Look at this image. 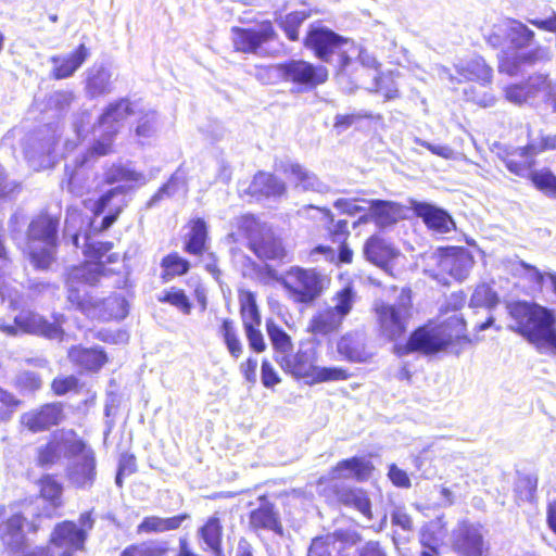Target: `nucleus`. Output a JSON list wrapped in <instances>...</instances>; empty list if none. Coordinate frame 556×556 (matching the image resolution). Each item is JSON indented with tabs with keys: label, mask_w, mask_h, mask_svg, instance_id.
<instances>
[{
	"label": "nucleus",
	"mask_w": 556,
	"mask_h": 556,
	"mask_svg": "<svg viewBox=\"0 0 556 556\" xmlns=\"http://www.w3.org/2000/svg\"><path fill=\"white\" fill-rule=\"evenodd\" d=\"M51 391L56 396H63L68 392L78 393L81 389L79 379L74 375L58 376L52 379Z\"/></svg>",
	"instance_id": "nucleus-61"
},
{
	"label": "nucleus",
	"mask_w": 556,
	"mask_h": 556,
	"mask_svg": "<svg viewBox=\"0 0 556 556\" xmlns=\"http://www.w3.org/2000/svg\"><path fill=\"white\" fill-rule=\"evenodd\" d=\"M172 547L168 541L147 539L127 544L118 556H169Z\"/></svg>",
	"instance_id": "nucleus-39"
},
{
	"label": "nucleus",
	"mask_w": 556,
	"mask_h": 556,
	"mask_svg": "<svg viewBox=\"0 0 556 556\" xmlns=\"http://www.w3.org/2000/svg\"><path fill=\"white\" fill-rule=\"evenodd\" d=\"M363 254L369 263L380 268H386L397 256L393 245L379 235H371L365 240Z\"/></svg>",
	"instance_id": "nucleus-33"
},
{
	"label": "nucleus",
	"mask_w": 556,
	"mask_h": 556,
	"mask_svg": "<svg viewBox=\"0 0 556 556\" xmlns=\"http://www.w3.org/2000/svg\"><path fill=\"white\" fill-rule=\"evenodd\" d=\"M324 485L320 495L328 504L352 508L367 520L374 519L371 500L365 489L342 483Z\"/></svg>",
	"instance_id": "nucleus-14"
},
{
	"label": "nucleus",
	"mask_w": 556,
	"mask_h": 556,
	"mask_svg": "<svg viewBox=\"0 0 556 556\" xmlns=\"http://www.w3.org/2000/svg\"><path fill=\"white\" fill-rule=\"evenodd\" d=\"M86 164H80V156L72 165H65L64 179L62 188L73 195H80L84 188L86 177L81 173V168Z\"/></svg>",
	"instance_id": "nucleus-50"
},
{
	"label": "nucleus",
	"mask_w": 556,
	"mask_h": 556,
	"mask_svg": "<svg viewBox=\"0 0 556 556\" xmlns=\"http://www.w3.org/2000/svg\"><path fill=\"white\" fill-rule=\"evenodd\" d=\"M451 548L457 556H490L483 525L464 519L453 530Z\"/></svg>",
	"instance_id": "nucleus-12"
},
{
	"label": "nucleus",
	"mask_w": 556,
	"mask_h": 556,
	"mask_svg": "<svg viewBox=\"0 0 556 556\" xmlns=\"http://www.w3.org/2000/svg\"><path fill=\"white\" fill-rule=\"evenodd\" d=\"M375 469L376 467L372 462L363 456L343 458L330 468L329 477H319L316 484L323 485L327 483L329 479L340 480L346 477H351L357 482H366L372 477Z\"/></svg>",
	"instance_id": "nucleus-19"
},
{
	"label": "nucleus",
	"mask_w": 556,
	"mask_h": 556,
	"mask_svg": "<svg viewBox=\"0 0 556 556\" xmlns=\"http://www.w3.org/2000/svg\"><path fill=\"white\" fill-rule=\"evenodd\" d=\"M89 301L94 304L89 311H80L85 315H92L101 320H122L129 312L127 300L121 294H110L103 299L91 298Z\"/></svg>",
	"instance_id": "nucleus-29"
},
{
	"label": "nucleus",
	"mask_w": 556,
	"mask_h": 556,
	"mask_svg": "<svg viewBox=\"0 0 556 556\" xmlns=\"http://www.w3.org/2000/svg\"><path fill=\"white\" fill-rule=\"evenodd\" d=\"M372 121V119H381L380 114H372L371 112H361V113H351V114H338L334 117L333 128L341 132L350 128L353 124L362 121Z\"/></svg>",
	"instance_id": "nucleus-62"
},
{
	"label": "nucleus",
	"mask_w": 556,
	"mask_h": 556,
	"mask_svg": "<svg viewBox=\"0 0 556 556\" xmlns=\"http://www.w3.org/2000/svg\"><path fill=\"white\" fill-rule=\"evenodd\" d=\"M533 187L549 198H556V176L549 168H533L528 173Z\"/></svg>",
	"instance_id": "nucleus-49"
},
{
	"label": "nucleus",
	"mask_w": 556,
	"mask_h": 556,
	"mask_svg": "<svg viewBox=\"0 0 556 556\" xmlns=\"http://www.w3.org/2000/svg\"><path fill=\"white\" fill-rule=\"evenodd\" d=\"M38 495L49 507L60 509L63 504V484L56 473H43L36 482Z\"/></svg>",
	"instance_id": "nucleus-40"
},
{
	"label": "nucleus",
	"mask_w": 556,
	"mask_h": 556,
	"mask_svg": "<svg viewBox=\"0 0 556 556\" xmlns=\"http://www.w3.org/2000/svg\"><path fill=\"white\" fill-rule=\"evenodd\" d=\"M467 321L462 314L445 319L432 318L413 330L405 344L406 352L426 355L451 351L459 354L472 343Z\"/></svg>",
	"instance_id": "nucleus-2"
},
{
	"label": "nucleus",
	"mask_w": 556,
	"mask_h": 556,
	"mask_svg": "<svg viewBox=\"0 0 556 556\" xmlns=\"http://www.w3.org/2000/svg\"><path fill=\"white\" fill-rule=\"evenodd\" d=\"M274 76L281 83L290 84L295 92L303 93L324 85L329 78V72L326 66L303 59H289L256 67V77L262 83L274 84Z\"/></svg>",
	"instance_id": "nucleus-3"
},
{
	"label": "nucleus",
	"mask_w": 556,
	"mask_h": 556,
	"mask_svg": "<svg viewBox=\"0 0 556 556\" xmlns=\"http://www.w3.org/2000/svg\"><path fill=\"white\" fill-rule=\"evenodd\" d=\"M447 525L443 517H437L422 525L418 535L421 547L440 548L447 536Z\"/></svg>",
	"instance_id": "nucleus-42"
},
{
	"label": "nucleus",
	"mask_w": 556,
	"mask_h": 556,
	"mask_svg": "<svg viewBox=\"0 0 556 556\" xmlns=\"http://www.w3.org/2000/svg\"><path fill=\"white\" fill-rule=\"evenodd\" d=\"M337 352L350 363H366L371 354L367 351L364 338L357 332H346L337 341Z\"/></svg>",
	"instance_id": "nucleus-34"
},
{
	"label": "nucleus",
	"mask_w": 556,
	"mask_h": 556,
	"mask_svg": "<svg viewBox=\"0 0 556 556\" xmlns=\"http://www.w3.org/2000/svg\"><path fill=\"white\" fill-rule=\"evenodd\" d=\"M279 281L288 299L298 305L315 303L329 285V279L318 269L301 266H291Z\"/></svg>",
	"instance_id": "nucleus-8"
},
{
	"label": "nucleus",
	"mask_w": 556,
	"mask_h": 556,
	"mask_svg": "<svg viewBox=\"0 0 556 556\" xmlns=\"http://www.w3.org/2000/svg\"><path fill=\"white\" fill-rule=\"evenodd\" d=\"M523 103L556 113V81L545 73L529 75L523 80Z\"/></svg>",
	"instance_id": "nucleus-17"
},
{
	"label": "nucleus",
	"mask_w": 556,
	"mask_h": 556,
	"mask_svg": "<svg viewBox=\"0 0 556 556\" xmlns=\"http://www.w3.org/2000/svg\"><path fill=\"white\" fill-rule=\"evenodd\" d=\"M71 438L67 445L68 456L81 457L74 462L67 469V478L76 489H89L97 479V458L94 451L87 444V442L77 435L73 429L62 431Z\"/></svg>",
	"instance_id": "nucleus-11"
},
{
	"label": "nucleus",
	"mask_w": 556,
	"mask_h": 556,
	"mask_svg": "<svg viewBox=\"0 0 556 556\" xmlns=\"http://www.w3.org/2000/svg\"><path fill=\"white\" fill-rule=\"evenodd\" d=\"M498 302V295L492 286L488 282H480L475 287L469 300V306L472 308L484 307L491 309L494 308Z\"/></svg>",
	"instance_id": "nucleus-52"
},
{
	"label": "nucleus",
	"mask_w": 556,
	"mask_h": 556,
	"mask_svg": "<svg viewBox=\"0 0 556 556\" xmlns=\"http://www.w3.org/2000/svg\"><path fill=\"white\" fill-rule=\"evenodd\" d=\"M332 301L334 305L327 308L343 321L353 309L356 292L351 285H346L333 294Z\"/></svg>",
	"instance_id": "nucleus-48"
},
{
	"label": "nucleus",
	"mask_w": 556,
	"mask_h": 556,
	"mask_svg": "<svg viewBox=\"0 0 556 556\" xmlns=\"http://www.w3.org/2000/svg\"><path fill=\"white\" fill-rule=\"evenodd\" d=\"M279 35L271 20H262L254 27L231 28V42L236 52L255 54L265 46L276 42Z\"/></svg>",
	"instance_id": "nucleus-13"
},
{
	"label": "nucleus",
	"mask_w": 556,
	"mask_h": 556,
	"mask_svg": "<svg viewBox=\"0 0 556 556\" xmlns=\"http://www.w3.org/2000/svg\"><path fill=\"white\" fill-rule=\"evenodd\" d=\"M66 357L79 374L97 375L109 363L110 357L100 345L86 346L81 343L73 344L67 349Z\"/></svg>",
	"instance_id": "nucleus-18"
},
{
	"label": "nucleus",
	"mask_w": 556,
	"mask_h": 556,
	"mask_svg": "<svg viewBox=\"0 0 556 556\" xmlns=\"http://www.w3.org/2000/svg\"><path fill=\"white\" fill-rule=\"evenodd\" d=\"M346 43V38L326 27H313L308 29L303 39V45L309 49L317 59L324 62H329L331 55Z\"/></svg>",
	"instance_id": "nucleus-21"
},
{
	"label": "nucleus",
	"mask_w": 556,
	"mask_h": 556,
	"mask_svg": "<svg viewBox=\"0 0 556 556\" xmlns=\"http://www.w3.org/2000/svg\"><path fill=\"white\" fill-rule=\"evenodd\" d=\"M235 507H224L207 517L198 528L197 535L203 544V549L211 552L214 556H224V525L223 516L232 515Z\"/></svg>",
	"instance_id": "nucleus-20"
},
{
	"label": "nucleus",
	"mask_w": 556,
	"mask_h": 556,
	"mask_svg": "<svg viewBox=\"0 0 556 556\" xmlns=\"http://www.w3.org/2000/svg\"><path fill=\"white\" fill-rule=\"evenodd\" d=\"M157 126V117L155 112L147 111L143 112L136 124L135 134L139 138H151L155 131Z\"/></svg>",
	"instance_id": "nucleus-64"
},
{
	"label": "nucleus",
	"mask_w": 556,
	"mask_h": 556,
	"mask_svg": "<svg viewBox=\"0 0 556 556\" xmlns=\"http://www.w3.org/2000/svg\"><path fill=\"white\" fill-rule=\"evenodd\" d=\"M182 236V250L185 253L202 257L210 249V230L206 220L202 217H192L186 225Z\"/></svg>",
	"instance_id": "nucleus-25"
},
{
	"label": "nucleus",
	"mask_w": 556,
	"mask_h": 556,
	"mask_svg": "<svg viewBox=\"0 0 556 556\" xmlns=\"http://www.w3.org/2000/svg\"><path fill=\"white\" fill-rule=\"evenodd\" d=\"M456 73L460 77L459 81H475L486 85L492 80V68L480 56L457 65Z\"/></svg>",
	"instance_id": "nucleus-41"
},
{
	"label": "nucleus",
	"mask_w": 556,
	"mask_h": 556,
	"mask_svg": "<svg viewBox=\"0 0 556 556\" xmlns=\"http://www.w3.org/2000/svg\"><path fill=\"white\" fill-rule=\"evenodd\" d=\"M219 333L227 346L229 354L235 358H239L243 353V346L238 337L235 321L230 318L222 319Z\"/></svg>",
	"instance_id": "nucleus-55"
},
{
	"label": "nucleus",
	"mask_w": 556,
	"mask_h": 556,
	"mask_svg": "<svg viewBox=\"0 0 556 556\" xmlns=\"http://www.w3.org/2000/svg\"><path fill=\"white\" fill-rule=\"evenodd\" d=\"M523 339L543 356L556 357L555 311L523 301Z\"/></svg>",
	"instance_id": "nucleus-7"
},
{
	"label": "nucleus",
	"mask_w": 556,
	"mask_h": 556,
	"mask_svg": "<svg viewBox=\"0 0 556 556\" xmlns=\"http://www.w3.org/2000/svg\"><path fill=\"white\" fill-rule=\"evenodd\" d=\"M237 232L249 239V249L260 258L275 257V249L271 242H266L262 239L255 238L260 230V223L255 215L243 214L237 218L236 222Z\"/></svg>",
	"instance_id": "nucleus-26"
},
{
	"label": "nucleus",
	"mask_w": 556,
	"mask_h": 556,
	"mask_svg": "<svg viewBox=\"0 0 556 556\" xmlns=\"http://www.w3.org/2000/svg\"><path fill=\"white\" fill-rule=\"evenodd\" d=\"M85 90L94 99L112 91V73L104 64L93 65L87 71Z\"/></svg>",
	"instance_id": "nucleus-37"
},
{
	"label": "nucleus",
	"mask_w": 556,
	"mask_h": 556,
	"mask_svg": "<svg viewBox=\"0 0 556 556\" xmlns=\"http://www.w3.org/2000/svg\"><path fill=\"white\" fill-rule=\"evenodd\" d=\"M325 214L331 224L327 227V238L332 243L348 241L351 235L349 222L346 219H338L334 222L333 214L329 210H325Z\"/></svg>",
	"instance_id": "nucleus-60"
},
{
	"label": "nucleus",
	"mask_w": 556,
	"mask_h": 556,
	"mask_svg": "<svg viewBox=\"0 0 556 556\" xmlns=\"http://www.w3.org/2000/svg\"><path fill=\"white\" fill-rule=\"evenodd\" d=\"M160 264L163 269L162 279L164 281L184 276L188 274L191 268L190 262L176 251L163 256Z\"/></svg>",
	"instance_id": "nucleus-47"
},
{
	"label": "nucleus",
	"mask_w": 556,
	"mask_h": 556,
	"mask_svg": "<svg viewBox=\"0 0 556 556\" xmlns=\"http://www.w3.org/2000/svg\"><path fill=\"white\" fill-rule=\"evenodd\" d=\"M472 253L463 245L438 247L430 255L425 273L440 286L462 283L475 266Z\"/></svg>",
	"instance_id": "nucleus-6"
},
{
	"label": "nucleus",
	"mask_w": 556,
	"mask_h": 556,
	"mask_svg": "<svg viewBox=\"0 0 556 556\" xmlns=\"http://www.w3.org/2000/svg\"><path fill=\"white\" fill-rule=\"evenodd\" d=\"M189 518L190 515L188 513H181L172 517L144 516L137 526L136 532L137 534H153L176 531Z\"/></svg>",
	"instance_id": "nucleus-35"
},
{
	"label": "nucleus",
	"mask_w": 556,
	"mask_h": 556,
	"mask_svg": "<svg viewBox=\"0 0 556 556\" xmlns=\"http://www.w3.org/2000/svg\"><path fill=\"white\" fill-rule=\"evenodd\" d=\"M26 518L22 513L7 514V507L0 506V540L3 544H11L13 540L23 539V529Z\"/></svg>",
	"instance_id": "nucleus-43"
},
{
	"label": "nucleus",
	"mask_w": 556,
	"mask_h": 556,
	"mask_svg": "<svg viewBox=\"0 0 556 556\" xmlns=\"http://www.w3.org/2000/svg\"><path fill=\"white\" fill-rule=\"evenodd\" d=\"M137 176L135 170L128 169L121 164H112L105 169L103 181L106 185H114L121 181L136 180Z\"/></svg>",
	"instance_id": "nucleus-63"
},
{
	"label": "nucleus",
	"mask_w": 556,
	"mask_h": 556,
	"mask_svg": "<svg viewBox=\"0 0 556 556\" xmlns=\"http://www.w3.org/2000/svg\"><path fill=\"white\" fill-rule=\"evenodd\" d=\"M43 381L38 371L22 369L14 379V388L22 394H34L42 388Z\"/></svg>",
	"instance_id": "nucleus-53"
},
{
	"label": "nucleus",
	"mask_w": 556,
	"mask_h": 556,
	"mask_svg": "<svg viewBox=\"0 0 556 556\" xmlns=\"http://www.w3.org/2000/svg\"><path fill=\"white\" fill-rule=\"evenodd\" d=\"M368 204L369 213L359 218V223L374 222L379 227H387L395 224L402 213V206L399 203L387 200H362Z\"/></svg>",
	"instance_id": "nucleus-32"
},
{
	"label": "nucleus",
	"mask_w": 556,
	"mask_h": 556,
	"mask_svg": "<svg viewBox=\"0 0 556 556\" xmlns=\"http://www.w3.org/2000/svg\"><path fill=\"white\" fill-rule=\"evenodd\" d=\"M363 540L356 530L340 528L312 539L308 556H340L345 547L354 546Z\"/></svg>",
	"instance_id": "nucleus-16"
},
{
	"label": "nucleus",
	"mask_w": 556,
	"mask_h": 556,
	"mask_svg": "<svg viewBox=\"0 0 556 556\" xmlns=\"http://www.w3.org/2000/svg\"><path fill=\"white\" fill-rule=\"evenodd\" d=\"M240 316L243 327L247 325H261V316L257 309L255 295L252 291H239Z\"/></svg>",
	"instance_id": "nucleus-51"
},
{
	"label": "nucleus",
	"mask_w": 556,
	"mask_h": 556,
	"mask_svg": "<svg viewBox=\"0 0 556 556\" xmlns=\"http://www.w3.org/2000/svg\"><path fill=\"white\" fill-rule=\"evenodd\" d=\"M70 441H65L59 435L58 432H53L45 444L40 445L36 451V465L40 468H48L56 465L62 458V452Z\"/></svg>",
	"instance_id": "nucleus-38"
},
{
	"label": "nucleus",
	"mask_w": 556,
	"mask_h": 556,
	"mask_svg": "<svg viewBox=\"0 0 556 556\" xmlns=\"http://www.w3.org/2000/svg\"><path fill=\"white\" fill-rule=\"evenodd\" d=\"M79 523L77 526L73 520H63L53 527L48 543L60 551V556H75L85 551L88 532L94 523L91 511L81 513Z\"/></svg>",
	"instance_id": "nucleus-10"
},
{
	"label": "nucleus",
	"mask_w": 556,
	"mask_h": 556,
	"mask_svg": "<svg viewBox=\"0 0 556 556\" xmlns=\"http://www.w3.org/2000/svg\"><path fill=\"white\" fill-rule=\"evenodd\" d=\"M134 114L135 108L130 99L118 98L105 105L97 118V125L105 127V130L118 129L119 131L124 122Z\"/></svg>",
	"instance_id": "nucleus-31"
},
{
	"label": "nucleus",
	"mask_w": 556,
	"mask_h": 556,
	"mask_svg": "<svg viewBox=\"0 0 556 556\" xmlns=\"http://www.w3.org/2000/svg\"><path fill=\"white\" fill-rule=\"evenodd\" d=\"M397 74L394 72H380L374 79L372 91L380 93L384 101H392L400 98V91L395 83Z\"/></svg>",
	"instance_id": "nucleus-54"
},
{
	"label": "nucleus",
	"mask_w": 556,
	"mask_h": 556,
	"mask_svg": "<svg viewBox=\"0 0 556 556\" xmlns=\"http://www.w3.org/2000/svg\"><path fill=\"white\" fill-rule=\"evenodd\" d=\"M126 191V187L117 186L106 190L94 201L91 208L92 214L99 216L106 213L98 226L97 232L102 233L109 230L117 222L127 206V202L123 200L119 204H114L113 201L117 194H123Z\"/></svg>",
	"instance_id": "nucleus-24"
},
{
	"label": "nucleus",
	"mask_w": 556,
	"mask_h": 556,
	"mask_svg": "<svg viewBox=\"0 0 556 556\" xmlns=\"http://www.w3.org/2000/svg\"><path fill=\"white\" fill-rule=\"evenodd\" d=\"M118 129L105 130L100 138L93 140L80 155V164H88L97 159L111 155L115 152V138Z\"/></svg>",
	"instance_id": "nucleus-44"
},
{
	"label": "nucleus",
	"mask_w": 556,
	"mask_h": 556,
	"mask_svg": "<svg viewBox=\"0 0 556 556\" xmlns=\"http://www.w3.org/2000/svg\"><path fill=\"white\" fill-rule=\"evenodd\" d=\"M22 403L14 393L0 386V424L10 422Z\"/></svg>",
	"instance_id": "nucleus-58"
},
{
	"label": "nucleus",
	"mask_w": 556,
	"mask_h": 556,
	"mask_svg": "<svg viewBox=\"0 0 556 556\" xmlns=\"http://www.w3.org/2000/svg\"><path fill=\"white\" fill-rule=\"evenodd\" d=\"M65 419L64 403L49 402L23 413L20 425L30 433H40L60 426Z\"/></svg>",
	"instance_id": "nucleus-15"
},
{
	"label": "nucleus",
	"mask_w": 556,
	"mask_h": 556,
	"mask_svg": "<svg viewBox=\"0 0 556 556\" xmlns=\"http://www.w3.org/2000/svg\"><path fill=\"white\" fill-rule=\"evenodd\" d=\"M112 241H86L83 248L84 261L71 266L65 274L66 300L78 311L94 307L92 295L80 290L81 286L97 287L101 279L119 274L110 267L121 262V255L113 252Z\"/></svg>",
	"instance_id": "nucleus-1"
},
{
	"label": "nucleus",
	"mask_w": 556,
	"mask_h": 556,
	"mask_svg": "<svg viewBox=\"0 0 556 556\" xmlns=\"http://www.w3.org/2000/svg\"><path fill=\"white\" fill-rule=\"evenodd\" d=\"M258 501L260 505L248 514L249 528L256 533L270 531L278 536H283L285 527L275 503L270 502L266 494L260 495Z\"/></svg>",
	"instance_id": "nucleus-22"
},
{
	"label": "nucleus",
	"mask_w": 556,
	"mask_h": 556,
	"mask_svg": "<svg viewBox=\"0 0 556 556\" xmlns=\"http://www.w3.org/2000/svg\"><path fill=\"white\" fill-rule=\"evenodd\" d=\"M343 321L327 307L317 311L307 324V332L315 338L332 336L342 327Z\"/></svg>",
	"instance_id": "nucleus-36"
},
{
	"label": "nucleus",
	"mask_w": 556,
	"mask_h": 556,
	"mask_svg": "<svg viewBox=\"0 0 556 556\" xmlns=\"http://www.w3.org/2000/svg\"><path fill=\"white\" fill-rule=\"evenodd\" d=\"M412 290L403 288L396 304L379 303L375 306L379 336L388 341H397L406 334L412 316Z\"/></svg>",
	"instance_id": "nucleus-9"
},
{
	"label": "nucleus",
	"mask_w": 556,
	"mask_h": 556,
	"mask_svg": "<svg viewBox=\"0 0 556 556\" xmlns=\"http://www.w3.org/2000/svg\"><path fill=\"white\" fill-rule=\"evenodd\" d=\"M89 55V49L84 43H79L70 54L51 56V78L54 80H61L72 77L87 61Z\"/></svg>",
	"instance_id": "nucleus-30"
},
{
	"label": "nucleus",
	"mask_w": 556,
	"mask_h": 556,
	"mask_svg": "<svg viewBox=\"0 0 556 556\" xmlns=\"http://www.w3.org/2000/svg\"><path fill=\"white\" fill-rule=\"evenodd\" d=\"M278 169L285 174L295 188H314L316 177L299 163H281Z\"/></svg>",
	"instance_id": "nucleus-45"
},
{
	"label": "nucleus",
	"mask_w": 556,
	"mask_h": 556,
	"mask_svg": "<svg viewBox=\"0 0 556 556\" xmlns=\"http://www.w3.org/2000/svg\"><path fill=\"white\" fill-rule=\"evenodd\" d=\"M60 225V215L47 210L30 219L26 229L27 257L35 269L47 270L55 261Z\"/></svg>",
	"instance_id": "nucleus-4"
},
{
	"label": "nucleus",
	"mask_w": 556,
	"mask_h": 556,
	"mask_svg": "<svg viewBox=\"0 0 556 556\" xmlns=\"http://www.w3.org/2000/svg\"><path fill=\"white\" fill-rule=\"evenodd\" d=\"M545 277H547V274L523 262V293L533 298L540 294L543 290Z\"/></svg>",
	"instance_id": "nucleus-56"
},
{
	"label": "nucleus",
	"mask_w": 556,
	"mask_h": 556,
	"mask_svg": "<svg viewBox=\"0 0 556 556\" xmlns=\"http://www.w3.org/2000/svg\"><path fill=\"white\" fill-rule=\"evenodd\" d=\"M306 18V13L302 11H292L286 14L278 22V25L283 30L288 40L295 42L300 39V28Z\"/></svg>",
	"instance_id": "nucleus-57"
},
{
	"label": "nucleus",
	"mask_w": 556,
	"mask_h": 556,
	"mask_svg": "<svg viewBox=\"0 0 556 556\" xmlns=\"http://www.w3.org/2000/svg\"><path fill=\"white\" fill-rule=\"evenodd\" d=\"M13 321L22 332L41 336L50 340H62L65 334L61 321H50L33 311L20 312Z\"/></svg>",
	"instance_id": "nucleus-23"
},
{
	"label": "nucleus",
	"mask_w": 556,
	"mask_h": 556,
	"mask_svg": "<svg viewBox=\"0 0 556 556\" xmlns=\"http://www.w3.org/2000/svg\"><path fill=\"white\" fill-rule=\"evenodd\" d=\"M413 212L421 218L430 231L443 235L456 229L453 217L441 207L426 202H416L413 204Z\"/></svg>",
	"instance_id": "nucleus-27"
},
{
	"label": "nucleus",
	"mask_w": 556,
	"mask_h": 556,
	"mask_svg": "<svg viewBox=\"0 0 556 556\" xmlns=\"http://www.w3.org/2000/svg\"><path fill=\"white\" fill-rule=\"evenodd\" d=\"M276 363L282 371L298 381H304L309 386L345 381L353 374L342 366H318V352L316 349H298L288 355L276 356Z\"/></svg>",
	"instance_id": "nucleus-5"
},
{
	"label": "nucleus",
	"mask_w": 556,
	"mask_h": 556,
	"mask_svg": "<svg viewBox=\"0 0 556 556\" xmlns=\"http://www.w3.org/2000/svg\"><path fill=\"white\" fill-rule=\"evenodd\" d=\"M157 300L161 303H168L172 306H175L185 315H189L191 313L192 303L182 289L173 287L159 296Z\"/></svg>",
	"instance_id": "nucleus-59"
},
{
	"label": "nucleus",
	"mask_w": 556,
	"mask_h": 556,
	"mask_svg": "<svg viewBox=\"0 0 556 556\" xmlns=\"http://www.w3.org/2000/svg\"><path fill=\"white\" fill-rule=\"evenodd\" d=\"M266 331L276 356L288 355L293 350L291 336L279 325L269 320L266 323Z\"/></svg>",
	"instance_id": "nucleus-46"
},
{
	"label": "nucleus",
	"mask_w": 556,
	"mask_h": 556,
	"mask_svg": "<svg viewBox=\"0 0 556 556\" xmlns=\"http://www.w3.org/2000/svg\"><path fill=\"white\" fill-rule=\"evenodd\" d=\"M287 192V185L271 173L256 172L244 193L255 200L280 198Z\"/></svg>",
	"instance_id": "nucleus-28"
}]
</instances>
